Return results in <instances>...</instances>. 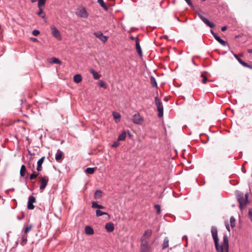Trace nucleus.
I'll use <instances>...</instances> for the list:
<instances>
[{"instance_id": "obj_48", "label": "nucleus", "mask_w": 252, "mask_h": 252, "mask_svg": "<svg viewBox=\"0 0 252 252\" xmlns=\"http://www.w3.org/2000/svg\"><path fill=\"white\" fill-rule=\"evenodd\" d=\"M31 40H32L33 42H37V41H38V40L36 38H34V37H31Z\"/></svg>"}, {"instance_id": "obj_14", "label": "nucleus", "mask_w": 252, "mask_h": 252, "mask_svg": "<svg viewBox=\"0 0 252 252\" xmlns=\"http://www.w3.org/2000/svg\"><path fill=\"white\" fill-rule=\"evenodd\" d=\"M78 15L82 18H87L88 16V13L84 8H81L78 12Z\"/></svg>"}, {"instance_id": "obj_43", "label": "nucleus", "mask_w": 252, "mask_h": 252, "mask_svg": "<svg viewBox=\"0 0 252 252\" xmlns=\"http://www.w3.org/2000/svg\"><path fill=\"white\" fill-rule=\"evenodd\" d=\"M40 32L38 30H34L32 31V34L34 36H37L39 34Z\"/></svg>"}, {"instance_id": "obj_28", "label": "nucleus", "mask_w": 252, "mask_h": 252, "mask_svg": "<svg viewBox=\"0 0 252 252\" xmlns=\"http://www.w3.org/2000/svg\"><path fill=\"white\" fill-rule=\"evenodd\" d=\"M95 168L88 167L85 170V172L87 174H92L94 172Z\"/></svg>"}, {"instance_id": "obj_45", "label": "nucleus", "mask_w": 252, "mask_h": 252, "mask_svg": "<svg viewBox=\"0 0 252 252\" xmlns=\"http://www.w3.org/2000/svg\"><path fill=\"white\" fill-rule=\"evenodd\" d=\"M36 170H37L38 171H41V170H42V166L37 165V168H36Z\"/></svg>"}, {"instance_id": "obj_23", "label": "nucleus", "mask_w": 252, "mask_h": 252, "mask_svg": "<svg viewBox=\"0 0 252 252\" xmlns=\"http://www.w3.org/2000/svg\"><path fill=\"white\" fill-rule=\"evenodd\" d=\"M102 196V191L99 190H96L94 192V198L96 199H100Z\"/></svg>"}, {"instance_id": "obj_27", "label": "nucleus", "mask_w": 252, "mask_h": 252, "mask_svg": "<svg viewBox=\"0 0 252 252\" xmlns=\"http://www.w3.org/2000/svg\"><path fill=\"white\" fill-rule=\"evenodd\" d=\"M50 62L52 63H56L59 64H61L62 63V62L58 59L54 57L51 58Z\"/></svg>"}, {"instance_id": "obj_30", "label": "nucleus", "mask_w": 252, "mask_h": 252, "mask_svg": "<svg viewBox=\"0 0 252 252\" xmlns=\"http://www.w3.org/2000/svg\"><path fill=\"white\" fill-rule=\"evenodd\" d=\"M39 8V11L37 12V14L41 16L42 18H44L45 16V14L44 13L42 7H38Z\"/></svg>"}, {"instance_id": "obj_41", "label": "nucleus", "mask_w": 252, "mask_h": 252, "mask_svg": "<svg viewBox=\"0 0 252 252\" xmlns=\"http://www.w3.org/2000/svg\"><path fill=\"white\" fill-rule=\"evenodd\" d=\"M248 215L251 221L252 222V209L249 210Z\"/></svg>"}, {"instance_id": "obj_2", "label": "nucleus", "mask_w": 252, "mask_h": 252, "mask_svg": "<svg viewBox=\"0 0 252 252\" xmlns=\"http://www.w3.org/2000/svg\"><path fill=\"white\" fill-rule=\"evenodd\" d=\"M249 193L244 194L242 192H238L237 194V199L239 203L240 208L242 209L245 207L248 203Z\"/></svg>"}, {"instance_id": "obj_32", "label": "nucleus", "mask_w": 252, "mask_h": 252, "mask_svg": "<svg viewBox=\"0 0 252 252\" xmlns=\"http://www.w3.org/2000/svg\"><path fill=\"white\" fill-rule=\"evenodd\" d=\"M230 225L232 227H234L235 226V219L233 217H231L230 219Z\"/></svg>"}, {"instance_id": "obj_52", "label": "nucleus", "mask_w": 252, "mask_h": 252, "mask_svg": "<svg viewBox=\"0 0 252 252\" xmlns=\"http://www.w3.org/2000/svg\"><path fill=\"white\" fill-rule=\"evenodd\" d=\"M23 219V217L21 218V217H17V219H18L19 220H21Z\"/></svg>"}, {"instance_id": "obj_40", "label": "nucleus", "mask_w": 252, "mask_h": 252, "mask_svg": "<svg viewBox=\"0 0 252 252\" xmlns=\"http://www.w3.org/2000/svg\"><path fill=\"white\" fill-rule=\"evenodd\" d=\"M155 208L157 210V214H159L160 213V205L157 204L155 205Z\"/></svg>"}, {"instance_id": "obj_22", "label": "nucleus", "mask_w": 252, "mask_h": 252, "mask_svg": "<svg viewBox=\"0 0 252 252\" xmlns=\"http://www.w3.org/2000/svg\"><path fill=\"white\" fill-rule=\"evenodd\" d=\"M126 133L125 130H124L121 134H120L118 137L119 141H124L125 140L126 137Z\"/></svg>"}, {"instance_id": "obj_54", "label": "nucleus", "mask_w": 252, "mask_h": 252, "mask_svg": "<svg viewBox=\"0 0 252 252\" xmlns=\"http://www.w3.org/2000/svg\"><path fill=\"white\" fill-rule=\"evenodd\" d=\"M234 56L237 60L238 59H239L237 55H235Z\"/></svg>"}, {"instance_id": "obj_19", "label": "nucleus", "mask_w": 252, "mask_h": 252, "mask_svg": "<svg viewBox=\"0 0 252 252\" xmlns=\"http://www.w3.org/2000/svg\"><path fill=\"white\" fill-rule=\"evenodd\" d=\"M92 207L93 208H98L99 210L100 209H104L105 208V207L102 205L98 204L96 202L94 201L92 202Z\"/></svg>"}, {"instance_id": "obj_8", "label": "nucleus", "mask_w": 252, "mask_h": 252, "mask_svg": "<svg viewBox=\"0 0 252 252\" xmlns=\"http://www.w3.org/2000/svg\"><path fill=\"white\" fill-rule=\"evenodd\" d=\"M198 16L201 19V20L208 27L210 28H214L215 26V25L212 23L209 20H208L207 18H206L205 17H204L201 13L198 12L197 13Z\"/></svg>"}, {"instance_id": "obj_38", "label": "nucleus", "mask_w": 252, "mask_h": 252, "mask_svg": "<svg viewBox=\"0 0 252 252\" xmlns=\"http://www.w3.org/2000/svg\"><path fill=\"white\" fill-rule=\"evenodd\" d=\"M38 173H35V172L33 173L30 175V179L33 180L35 179L38 176Z\"/></svg>"}, {"instance_id": "obj_13", "label": "nucleus", "mask_w": 252, "mask_h": 252, "mask_svg": "<svg viewBox=\"0 0 252 252\" xmlns=\"http://www.w3.org/2000/svg\"><path fill=\"white\" fill-rule=\"evenodd\" d=\"M105 228L108 232H112L114 230V224L112 222H109L105 224Z\"/></svg>"}, {"instance_id": "obj_1", "label": "nucleus", "mask_w": 252, "mask_h": 252, "mask_svg": "<svg viewBox=\"0 0 252 252\" xmlns=\"http://www.w3.org/2000/svg\"><path fill=\"white\" fill-rule=\"evenodd\" d=\"M211 233L214 240L215 248L217 252H228V239L226 235H224L223 242L220 245L219 243L217 228L215 226L211 228Z\"/></svg>"}, {"instance_id": "obj_15", "label": "nucleus", "mask_w": 252, "mask_h": 252, "mask_svg": "<svg viewBox=\"0 0 252 252\" xmlns=\"http://www.w3.org/2000/svg\"><path fill=\"white\" fill-rule=\"evenodd\" d=\"M136 49L137 53L140 56H142V52L140 46V42L138 38H136Z\"/></svg>"}, {"instance_id": "obj_3", "label": "nucleus", "mask_w": 252, "mask_h": 252, "mask_svg": "<svg viewBox=\"0 0 252 252\" xmlns=\"http://www.w3.org/2000/svg\"><path fill=\"white\" fill-rule=\"evenodd\" d=\"M132 121L136 125H141L144 123V119L139 113H137L132 115Z\"/></svg>"}, {"instance_id": "obj_10", "label": "nucleus", "mask_w": 252, "mask_h": 252, "mask_svg": "<svg viewBox=\"0 0 252 252\" xmlns=\"http://www.w3.org/2000/svg\"><path fill=\"white\" fill-rule=\"evenodd\" d=\"M35 201V198L33 196H30L29 197L28 208L30 210H33L34 208L33 203Z\"/></svg>"}, {"instance_id": "obj_47", "label": "nucleus", "mask_w": 252, "mask_h": 252, "mask_svg": "<svg viewBox=\"0 0 252 252\" xmlns=\"http://www.w3.org/2000/svg\"><path fill=\"white\" fill-rule=\"evenodd\" d=\"M187 3L189 5H192V3H191V2L190 1V0H185Z\"/></svg>"}, {"instance_id": "obj_17", "label": "nucleus", "mask_w": 252, "mask_h": 252, "mask_svg": "<svg viewBox=\"0 0 252 252\" xmlns=\"http://www.w3.org/2000/svg\"><path fill=\"white\" fill-rule=\"evenodd\" d=\"M85 232L87 235H93L94 233V229L89 226L85 227Z\"/></svg>"}, {"instance_id": "obj_11", "label": "nucleus", "mask_w": 252, "mask_h": 252, "mask_svg": "<svg viewBox=\"0 0 252 252\" xmlns=\"http://www.w3.org/2000/svg\"><path fill=\"white\" fill-rule=\"evenodd\" d=\"M211 33L212 34V35H213V36L214 37V38H215V39L218 41L219 42L220 44H221L222 45L225 46L226 45V42L224 41L223 40H222V39H221L218 35L217 33H215L213 31L211 30Z\"/></svg>"}, {"instance_id": "obj_44", "label": "nucleus", "mask_w": 252, "mask_h": 252, "mask_svg": "<svg viewBox=\"0 0 252 252\" xmlns=\"http://www.w3.org/2000/svg\"><path fill=\"white\" fill-rule=\"evenodd\" d=\"M120 145V143L118 141H115L113 143V144L112 145V147L113 148H116Z\"/></svg>"}, {"instance_id": "obj_20", "label": "nucleus", "mask_w": 252, "mask_h": 252, "mask_svg": "<svg viewBox=\"0 0 252 252\" xmlns=\"http://www.w3.org/2000/svg\"><path fill=\"white\" fill-rule=\"evenodd\" d=\"M82 76L80 74H77L74 76L73 80L75 82L78 83L82 81Z\"/></svg>"}, {"instance_id": "obj_29", "label": "nucleus", "mask_w": 252, "mask_h": 252, "mask_svg": "<svg viewBox=\"0 0 252 252\" xmlns=\"http://www.w3.org/2000/svg\"><path fill=\"white\" fill-rule=\"evenodd\" d=\"M27 242V237L25 235H23L21 238V244L22 246L25 245Z\"/></svg>"}, {"instance_id": "obj_53", "label": "nucleus", "mask_w": 252, "mask_h": 252, "mask_svg": "<svg viewBox=\"0 0 252 252\" xmlns=\"http://www.w3.org/2000/svg\"><path fill=\"white\" fill-rule=\"evenodd\" d=\"M32 2L33 3V2H35L37 1V0H31Z\"/></svg>"}, {"instance_id": "obj_25", "label": "nucleus", "mask_w": 252, "mask_h": 252, "mask_svg": "<svg viewBox=\"0 0 252 252\" xmlns=\"http://www.w3.org/2000/svg\"><path fill=\"white\" fill-rule=\"evenodd\" d=\"M95 213H96V216L97 217H100L102 215H107L108 218H109V215L107 213L103 212L99 209L96 210Z\"/></svg>"}, {"instance_id": "obj_37", "label": "nucleus", "mask_w": 252, "mask_h": 252, "mask_svg": "<svg viewBox=\"0 0 252 252\" xmlns=\"http://www.w3.org/2000/svg\"><path fill=\"white\" fill-rule=\"evenodd\" d=\"M97 1L102 7L107 9V7L103 0H97Z\"/></svg>"}, {"instance_id": "obj_42", "label": "nucleus", "mask_w": 252, "mask_h": 252, "mask_svg": "<svg viewBox=\"0 0 252 252\" xmlns=\"http://www.w3.org/2000/svg\"><path fill=\"white\" fill-rule=\"evenodd\" d=\"M201 77L202 78V83L203 84L206 83L207 81V78L203 74H201Z\"/></svg>"}, {"instance_id": "obj_4", "label": "nucleus", "mask_w": 252, "mask_h": 252, "mask_svg": "<svg viewBox=\"0 0 252 252\" xmlns=\"http://www.w3.org/2000/svg\"><path fill=\"white\" fill-rule=\"evenodd\" d=\"M156 104L158 111V116L161 117L163 115V107L162 103L159 101L158 97H155Z\"/></svg>"}, {"instance_id": "obj_36", "label": "nucleus", "mask_w": 252, "mask_h": 252, "mask_svg": "<svg viewBox=\"0 0 252 252\" xmlns=\"http://www.w3.org/2000/svg\"><path fill=\"white\" fill-rule=\"evenodd\" d=\"M45 157H42L37 161V165L42 166L43 162H44Z\"/></svg>"}, {"instance_id": "obj_46", "label": "nucleus", "mask_w": 252, "mask_h": 252, "mask_svg": "<svg viewBox=\"0 0 252 252\" xmlns=\"http://www.w3.org/2000/svg\"><path fill=\"white\" fill-rule=\"evenodd\" d=\"M226 29H227L226 26L222 27L221 28V30L222 32H224Z\"/></svg>"}, {"instance_id": "obj_33", "label": "nucleus", "mask_w": 252, "mask_h": 252, "mask_svg": "<svg viewBox=\"0 0 252 252\" xmlns=\"http://www.w3.org/2000/svg\"><path fill=\"white\" fill-rule=\"evenodd\" d=\"M46 2V0H38V7H42L43 6Z\"/></svg>"}, {"instance_id": "obj_51", "label": "nucleus", "mask_w": 252, "mask_h": 252, "mask_svg": "<svg viewBox=\"0 0 252 252\" xmlns=\"http://www.w3.org/2000/svg\"><path fill=\"white\" fill-rule=\"evenodd\" d=\"M248 52L250 53H252V49H250L248 50Z\"/></svg>"}, {"instance_id": "obj_12", "label": "nucleus", "mask_w": 252, "mask_h": 252, "mask_svg": "<svg viewBox=\"0 0 252 252\" xmlns=\"http://www.w3.org/2000/svg\"><path fill=\"white\" fill-rule=\"evenodd\" d=\"M152 231L151 229H147L145 231L143 236L141 238V240H147L152 235Z\"/></svg>"}, {"instance_id": "obj_50", "label": "nucleus", "mask_w": 252, "mask_h": 252, "mask_svg": "<svg viewBox=\"0 0 252 252\" xmlns=\"http://www.w3.org/2000/svg\"><path fill=\"white\" fill-rule=\"evenodd\" d=\"M130 38L131 39V40H134L136 41V38H138L137 37H133V36H131L130 37Z\"/></svg>"}, {"instance_id": "obj_34", "label": "nucleus", "mask_w": 252, "mask_h": 252, "mask_svg": "<svg viewBox=\"0 0 252 252\" xmlns=\"http://www.w3.org/2000/svg\"><path fill=\"white\" fill-rule=\"evenodd\" d=\"M98 85L100 87H102V88H103L104 89H106L107 88V86H106L105 82L104 81H102V80H100V81H99Z\"/></svg>"}, {"instance_id": "obj_9", "label": "nucleus", "mask_w": 252, "mask_h": 252, "mask_svg": "<svg viewBox=\"0 0 252 252\" xmlns=\"http://www.w3.org/2000/svg\"><path fill=\"white\" fill-rule=\"evenodd\" d=\"M149 242L147 240H141V252H147L149 250Z\"/></svg>"}, {"instance_id": "obj_49", "label": "nucleus", "mask_w": 252, "mask_h": 252, "mask_svg": "<svg viewBox=\"0 0 252 252\" xmlns=\"http://www.w3.org/2000/svg\"><path fill=\"white\" fill-rule=\"evenodd\" d=\"M225 226H226V229L228 230V231H230V227H229V224L227 223V224H225Z\"/></svg>"}, {"instance_id": "obj_35", "label": "nucleus", "mask_w": 252, "mask_h": 252, "mask_svg": "<svg viewBox=\"0 0 252 252\" xmlns=\"http://www.w3.org/2000/svg\"><path fill=\"white\" fill-rule=\"evenodd\" d=\"M32 225H30L29 226H25L24 227V232L25 233H28L32 229Z\"/></svg>"}, {"instance_id": "obj_16", "label": "nucleus", "mask_w": 252, "mask_h": 252, "mask_svg": "<svg viewBox=\"0 0 252 252\" xmlns=\"http://www.w3.org/2000/svg\"><path fill=\"white\" fill-rule=\"evenodd\" d=\"M63 153L60 150H58L55 155V159L57 161H60L63 158Z\"/></svg>"}, {"instance_id": "obj_26", "label": "nucleus", "mask_w": 252, "mask_h": 252, "mask_svg": "<svg viewBox=\"0 0 252 252\" xmlns=\"http://www.w3.org/2000/svg\"><path fill=\"white\" fill-rule=\"evenodd\" d=\"M169 246V240L168 238L166 237L164 238L163 243L162 244V249H165L168 248Z\"/></svg>"}, {"instance_id": "obj_39", "label": "nucleus", "mask_w": 252, "mask_h": 252, "mask_svg": "<svg viewBox=\"0 0 252 252\" xmlns=\"http://www.w3.org/2000/svg\"><path fill=\"white\" fill-rule=\"evenodd\" d=\"M238 62L244 66L249 67V65L240 59H238Z\"/></svg>"}, {"instance_id": "obj_6", "label": "nucleus", "mask_w": 252, "mask_h": 252, "mask_svg": "<svg viewBox=\"0 0 252 252\" xmlns=\"http://www.w3.org/2000/svg\"><path fill=\"white\" fill-rule=\"evenodd\" d=\"M93 34L103 43L106 42L108 39V37L104 35L103 33L100 31L94 32Z\"/></svg>"}, {"instance_id": "obj_24", "label": "nucleus", "mask_w": 252, "mask_h": 252, "mask_svg": "<svg viewBox=\"0 0 252 252\" xmlns=\"http://www.w3.org/2000/svg\"><path fill=\"white\" fill-rule=\"evenodd\" d=\"M27 172L26 166L24 165H22L20 169V176L21 177H24Z\"/></svg>"}, {"instance_id": "obj_5", "label": "nucleus", "mask_w": 252, "mask_h": 252, "mask_svg": "<svg viewBox=\"0 0 252 252\" xmlns=\"http://www.w3.org/2000/svg\"><path fill=\"white\" fill-rule=\"evenodd\" d=\"M40 179L41 184L39 187L40 189L43 190L45 189L47 186V183L49 181L48 177L47 176H39Z\"/></svg>"}, {"instance_id": "obj_18", "label": "nucleus", "mask_w": 252, "mask_h": 252, "mask_svg": "<svg viewBox=\"0 0 252 252\" xmlns=\"http://www.w3.org/2000/svg\"><path fill=\"white\" fill-rule=\"evenodd\" d=\"M90 72L92 74L94 79H98L100 78L101 75L93 69H90Z\"/></svg>"}, {"instance_id": "obj_21", "label": "nucleus", "mask_w": 252, "mask_h": 252, "mask_svg": "<svg viewBox=\"0 0 252 252\" xmlns=\"http://www.w3.org/2000/svg\"><path fill=\"white\" fill-rule=\"evenodd\" d=\"M113 116L114 120H115L116 123H118L120 121L121 115L117 112H113Z\"/></svg>"}, {"instance_id": "obj_7", "label": "nucleus", "mask_w": 252, "mask_h": 252, "mask_svg": "<svg viewBox=\"0 0 252 252\" xmlns=\"http://www.w3.org/2000/svg\"><path fill=\"white\" fill-rule=\"evenodd\" d=\"M52 34L54 37L59 40H62V36L60 31L54 26L51 27Z\"/></svg>"}, {"instance_id": "obj_31", "label": "nucleus", "mask_w": 252, "mask_h": 252, "mask_svg": "<svg viewBox=\"0 0 252 252\" xmlns=\"http://www.w3.org/2000/svg\"><path fill=\"white\" fill-rule=\"evenodd\" d=\"M151 84L153 87H156L157 86L156 80L155 78L153 76H152L151 77Z\"/></svg>"}]
</instances>
